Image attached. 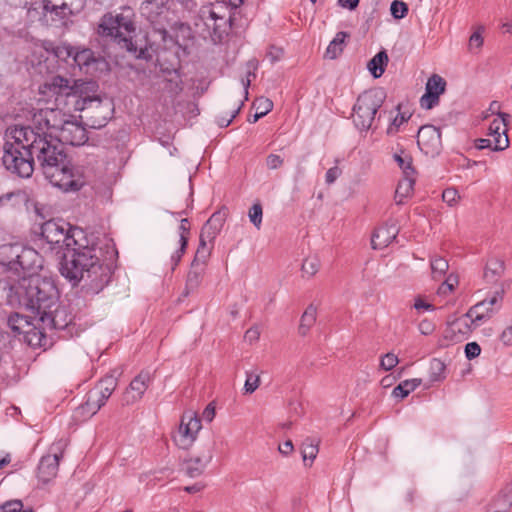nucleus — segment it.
<instances>
[{"instance_id":"obj_39","label":"nucleus","mask_w":512,"mask_h":512,"mask_svg":"<svg viewBox=\"0 0 512 512\" xmlns=\"http://www.w3.org/2000/svg\"><path fill=\"white\" fill-rule=\"evenodd\" d=\"M42 2L43 10L46 13L55 15L58 19H65L69 14H71V9L66 3L56 5L53 4L50 0H42Z\"/></svg>"},{"instance_id":"obj_58","label":"nucleus","mask_w":512,"mask_h":512,"mask_svg":"<svg viewBox=\"0 0 512 512\" xmlns=\"http://www.w3.org/2000/svg\"><path fill=\"white\" fill-rule=\"evenodd\" d=\"M341 173H342V171L338 166H334V167L328 169V171L326 172V175H325L326 183L328 185L333 184L338 179V177L341 175Z\"/></svg>"},{"instance_id":"obj_46","label":"nucleus","mask_w":512,"mask_h":512,"mask_svg":"<svg viewBox=\"0 0 512 512\" xmlns=\"http://www.w3.org/2000/svg\"><path fill=\"white\" fill-rule=\"evenodd\" d=\"M301 453L304 461L309 459L312 462L318 454V443L312 439H306L302 444Z\"/></svg>"},{"instance_id":"obj_62","label":"nucleus","mask_w":512,"mask_h":512,"mask_svg":"<svg viewBox=\"0 0 512 512\" xmlns=\"http://www.w3.org/2000/svg\"><path fill=\"white\" fill-rule=\"evenodd\" d=\"M242 105H243V102H241V104L235 110H233V112L231 113L229 118H227V117L219 118L218 124L221 127H227L232 122V120L236 117V115L239 113Z\"/></svg>"},{"instance_id":"obj_52","label":"nucleus","mask_w":512,"mask_h":512,"mask_svg":"<svg viewBox=\"0 0 512 512\" xmlns=\"http://www.w3.org/2000/svg\"><path fill=\"white\" fill-rule=\"evenodd\" d=\"M253 105L257 111L261 112L263 116L268 114L273 109V102L266 97H260L256 99Z\"/></svg>"},{"instance_id":"obj_10","label":"nucleus","mask_w":512,"mask_h":512,"mask_svg":"<svg viewBox=\"0 0 512 512\" xmlns=\"http://www.w3.org/2000/svg\"><path fill=\"white\" fill-rule=\"evenodd\" d=\"M69 116L70 114L57 108L40 109L33 115V129L41 135L46 134L47 137L55 138Z\"/></svg>"},{"instance_id":"obj_11","label":"nucleus","mask_w":512,"mask_h":512,"mask_svg":"<svg viewBox=\"0 0 512 512\" xmlns=\"http://www.w3.org/2000/svg\"><path fill=\"white\" fill-rule=\"evenodd\" d=\"M172 0H144L139 10L141 15L161 34L162 40L166 41L167 30L163 27V20L169 10Z\"/></svg>"},{"instance_id":"obj_1","label":"nucleus","mask_w":512,"mask_h":512,"mask_svg":"<svg viewBox=\"0 0 512 512\" xmlns=\"http://www.w3.org/2000/svg\"><path fill=\"white\" fill-rule=\"evenodd\" d=\"M18 139L29 142L34 160L36 159L45 178L64 192H77L87 184L84 169L72 163L63 146L56 140L41 135L31 127L20 126Z\"/></svg>"},{"instance_id":"obj_55","label":"nucleus","mask_w":512,"mask_h":512,"mask_svg":"<svg viewBox=\"0 0 512 512\" xmlns=\"http://www.w3.org/2000/svg\"><path fill=\"white\" fill-rule=\"evenodd\" d=\"M484 28L480 26L477 31H475L469 38V49L473 50L474 48L480 49L483 45V37L482 32Z\"/></svg>"},{"instance_id":"obj_28","label":"nucleus","mask_w":512,"mask_h":512,"mask_svg":"<svg viewBox=\"0 0 512 512\" xmlns=\"http://www.w3.org/2000/svg\"><path fill=\"white\" fill-rule=\"evenodd\" d=\"M45 87L56 95V101H59V96H66L72 103V95H78L77 91L70 85V81L62 76H54L45 84Z\"/></svg>"},{"instance_id":"obj_41","label":"nucleus","mask_w":512,"mask_h":512,"mask_svg":"<svg viewBox=\"0 0 512 512\" xmlns=\"http://www.w3.org/2000/svg\"><path fill=\"white\" fill-rule=\"evenodd\" d=\"M446 365L443 361L433 358L429 365V379L431 382H439L445 379Z\"/></svg>"},{"instance_id":"obj_15","label":"nucleus","mask_w":512,"mask_h":512,"mask_svg":"<svg viewBox=\"0 0 512 512\" xmlns=\"http://www.w3.org/2000/svg\"><path fill=\"white\" fill-rule=\"evenodd\" d=\"M210 256V249L198 247L194 259L191 263L190 270L187 274L185 284V295L198 289L204 278L207 260Z\"/></svg>"},{"instance_id":"obj_50","label":"nucleus","mask_w":512,"mask_h":512,"mask_svg":"<svg viewBox=\"0 0 512 512\" xmlns=\"http://www.w3.org/2000/svg\"><path fill=\"white\" fill-rule=\"evenodd\" d=\"M390 11L395 19H402L408 12V6L402 1L394 0L391 3Z\"/></svg>"},{"instance_id":"obj_7","label":"nucleus","mask_w":512,"mask_h":512,"mask_svg":"<svg viewBox=\"0 0 512 512\" xmlns=\"http://www.w3.org/2000/svg\"><path fill=\"white\" fill-rule=\"evenodd\" d=\"M41 236L50 245V249L57 250V253L62 250L68 252L79 241H86L85 233L81 228L72 227L61 219H52L43 223Z\"/></svg>"},{"instance_id":"obj_6","label":"nucleus","mask_w":512,"mask_h":512,"mask_svg":"<svg viewBox=\"0 0 512 512\" xmlns=\"http://www.w3.org/2000/svg\"><path fill=\"white\" fill-rule=\"evenodd\" d=\"M18 126L10 129L13 141H6L3 147L2 163L7 171L20 178H30L34 172V158L29 142L19 141Z\"/></svg>"},{"instance_id":"obj_20","label":"nucleus","mask_w":512,"mask_h":512,"mask_svg":"<svg viewBox=\"0 0 512 512\" xmlns=\"http://www.w3.org/2000/svg\"><path fill=\"white\" fill-rule=\"evenodd\" d=\"M417 144L425 154H438L442 148L441 131L433 125H424L418 130Z\"/></svg>"},{"instance_id":"obj_24","label":"nucleus","mask_w":512,"mask_h":512,"mask_svg":"<svg viewBox=\"0 0 512 512\" xmlns=\"http://www.w3.org/2000/svg\"><path fill=\"white\" fill-rule=\"evenodd\" d=\"M464 315L461 318L453 319L447 322V327L444 330V339L451 343L462 342L467 339L473 328L472 321L469 323Z\"/></svg>"},{"instance_id":"obj_60","label":"nucleus","mask_w":512,"mask_h":512,"mask_svg":"<svg viewBox=\"0 0 512 512\" xmlns=\"http://www.w3.org/2000/svg\"><path fill=\"white\" fill-rule=\"evenodd\" d=\"M99 385L110 391H114L117 386V379L114 376H106L100 381Z\"/></svg>"},{"instance_id":"obj_14","label":"nucleus","mask_w":512,"mask_h":512,"mask_svg":"<svg viewBox=\"0 0 512 512\" xmlns=\"http://www.w3.org/2000/svg\"><path fill=\"white\" fill-rule=\"evenodd\" d=\"M66 447V442L60 440L53 443L50 447L51 454L43 456L38 465V478L43 483H47L50 479L56 476L59 467V461L63 457V451Z\"/></svg>"},{"instance_id":"obj_26","label":"nucleus","mask_w":512,"mask_h":512,"mask_svg":"<svg viewBox=\"0 0 512 512\" xmlns=\"http://www.w3.org/2000/svg\"><path fill=\"white\" fill-rule=\"evenodd\" d=\"M112 393L113 391L98 385L95 389L88 392L86 402L81 406V410L90 416L96 414L105 405Z\"/></svg>"},{"instance_id":"obj_51","label":"nucleus","mask_w":512,"mask_h":512,"mask_svg":"<svg viewBox=\"0 0 512 512\" xmlns=\"http://www.w3.org/2000/svg\"><path fill=\"white\" fill-rule=\"evenodd\" d=\"M53 53L58 59L67 61L69 58H72L74 47L68 44L58 45L53 49Z\"/></svg>"},{"instance_id":"obj_35","label":"nucleus","mask_w":512,"mask_h":512,"mask_svg":"<svg viewBox=\"0 0 512 512\" xmlns=\"http://www.w3.org/2000/svg\"><path fill=\"white\" fill-rule=\"evenodd\" d=\"M387 63V53L380 51L369 61L368 69L375 78H379L384 73Z\"/></svg>"},{"instance_id":"obj_4","label":"nucleus","mask_w":512,"mask_h":512,"mask_svg":"<svg viewBox=\"0 0 512 512\" xmlns=\"http://www.w3.org/2000/svg\"><path fill=\"white\" fill-rule=\"evenodd\" d=\"M11 305L18 304L31 311L34 319H39L44 312L53 308L59 300V293L54 283L47 278H31L18 286H11L7 296Z\"/></svg>"},{"instance_id":"obj_12","label":"nucleus","mask_w":512,"mask_h":512,"mask_svg":"<svg viewBox=\"0 0 512 512\" xmlns=\"http://www.w3.org/2000/svg\"><path fill=\"white\" fill-rule=\"evenodd\" d=\"M42 262V257L35 249L21 245V251H19V258L17 259L13 275L23 278V281L27 282L26 277L29 279L34 278L33 276L42 268Z\"/></svg>"},{"instance_id":"obj_3","label":"nucleus","mask_w":512,"mask_h":512,"mask_svg":"<svg viewBox=\"0 0 512 512\" xmlns=\"http://www.w3.org/2000/svg\"><path fill=\"white\" fill-rule=\"evenodd\" d=\"M137 30V14L129 5L103 14L97 26L99 36L109 38L137 59H146L147 48L138 45Z\"/></svg>"},{"instance_id":"obj_25","label":"nucleus","mask_w":512,"mask_h":512,"mask_svg":"<svg viewBox=\"0 0 512 512\" xmlns=\"http://www.w3.org/2000/svg\"><path fill=\"white\" fill-rule=\"evenodd\" d=\"M213 459V446H209L200 455L191 456L183 461V470L190 478L201 476Z\"/></svg>"},{"instance_id":"obj_44","label":"nucleus","mask_w":512,"mask_h":512,"mask_svg":"<svg viewBox=\"0 0 512 512\" xmlns=\"http://www.w3.org/2000/svg\"><path fill=\"white\" fill-rule=\"evenodd\" d=\"M430 265L434 279L443 277L449 268L448 261L440 256H434L430 261Z\"/></svg>"},{"instance_id":"obj_31","label":"nucleus","mask_w":512,"mask_h":512,"mask_svg":"<svg viewBox=\"0 0 512 512\" xmlns=\"http://www.w3.org/2000/svg\"><path fill=\"white\" fill-rule=\"evenodd\" d=\"M190 234V223L187 218H184L180 221L179 226V244L180 247L177 251H175L171 256V261L175 263V265H178L180 262L183 254L185 253L187 243H188V236Z\"/></svg>"},{"instance_id":"obj_23","label":"nucleus","mask_w":512,"mask_h":512,"mask_svg":"<svg viewBox=\"0 0 512 512\" xmlns=\"http://www.w3.org/2000/svg\"><path fill=\"white\" fill-rule=\"evenodd\" d=\"M227 216V210H219L211 215V217L206 221L204 226L201 229L200 237H199V245L198 247H203L204 249H210L207 246V242H211L215 239L217 234L221 231L223 224L225 222Z\"/></svg>"},{"instance_id":"obj_2","label":"nucleus","mask_w":512,"mask_h":512,"mask_svg":"<svg viewBox=\"0 0 512 512\" xmlns=\"http://www.w3.org/2000/svg\"><path fill=\"white\" fill-rule=\"evenodd\" d=\"M59 271L72 286L81 284L87 294H98L109 283L112 272L98 256V249L86 241H79L64 252Z\"/></svg>"},{"instance_id":"obj_53","label":"nucleus","mask_w":512,"mask_h":512,"mask_svg":"<svg viewBox=\"0 0 512 512\" xmlns=\"http://www.w3.org/2000/svg\"><path fill=\"white\" fill-rule=\"evenodd\" d=\"M418 498V491L415 487H407L402 496V503L406 507H412Z\"/></svg>"},{"instance_id":"obj_30","label":"nucleus","mask_w":512,"mask_h":512,"mask_svg":"<svg viewBox=\"0 0 512 512\" xmlns=\"http://www.w3.org/2000/svg\"><path fill=\"white\" fill-rule=\"evenodd\" d=\"M416 175L403 176L395 191L396 204L402 205L409 198L414 190Z\"/></svg>"},{"instance_id":"obj_57","label":"nucleus","mask_w":512,"mask_h":512,"mask_svg":"<svg viewBox=\"0 0 512 512\" xmlns=\"http://www.w3.org/2000/svg\"><path fill=\"white\" fill-rule=\"evenodd\" d=\"M481 347L476 342L467 343L465 346V356L468 360H472L480 355Z\"/></svg>"},{"instance_id":"obj_38","label":"nucleus","mask_w":512,"mask_h":512,"mask_svg":"<svg viewBox=\"0 0 512 512\" xmlns=\"http://www.w3.org/2000/svg\"><path fill=\"white\" fill-rule=\"evenodd\" d=\"M7 323L11 330L18 334H23L32 324L27 316L18 313H12L8 317Z\"/></svg>"},{"instance_id":"obj_34","label":"nucleus","mask_w":512,"mask_h":512,"mask_svg":"<svg viewBox=\"0 0 512 512\" xmlns=\"http://www.w3.org/2000/svg\"><path fill=\"white\" fill-rule=\"evenodd\" d=\"M504 272V263L499 259H491L487 262L483 278L489 283H496Z\"/></svg>"},{"instance_id":"obj_64","label":"nucleus","mask_w":512,"mask_h":512,"mask_svg":"<svg viewBox=\"0 0 512 512\" xmlns=\"http://www.w3.org/2000/svg\"><path fill=\"white\" fill-rule=\"evenodd\" d=\"M419 330L423 335H429L433 332L434 326L430 321L423 320L419 324Z\"/></svg>"},{"instance_id":"obj_61","label":"nucleus","mask_w":512,"mask_h":512,"mask_svg":"<svg viewBox=\"0 0 512 512\" xmlns=\"http://www.w3.org/2000/svg\"><path fill=\"white\" fill-rule=\"evenodd\" d=\"M260 337V331L258 329V327H251L249 328L246 332H245V340L250 342V343H253L255 341H257Z\"/></svg>"},{"instance_id":"obj_43","label":"nucleus","mask_w":512,"mask_h":512,"mask_svg":"<svg viewBox=\"0 0 512 512\" xmlns=\"http://www.w3.org/2000/svg\"><path fill=\"white\" fill-rule=\"evenodd\" d=\"M394 160L397 162L403 172V176L416 175V171L412 166V157L409 154H405L403 151L393 155Z\"/></svg>"},{"instance_id":"obj_56","label":"nucleus","mask_w":512,"mask_h":512,"mask_svg":"<svg viewBox=\"0 0 512 512\" xmlns=\"http://www.w3.org/2000/svg\"><path fill=\"white\" fill-rule=\"evenodd\" d=\"M458 198V192L454 188H447L442 193L443 201L446 202L449 206H453L454 204H456Z\"/></svg>"},{"instance_id":"obj_13","label":"nucleus","mask_w":512,"mask_h":512,"mask_svg":"<svg viewBox=\"0 0 512 512\" xmlns=\"http://www.w3.org/2000/svg\"><path fill=\"white\" fill-rule=\"evenodd\" d=\"M201 427V420L195 414H183L178 431L173 436L174 442L179 448L188 449L196 440Z\"/></svg>"},{"instance_id":"obj_33","label":"nucleus","mask_w":512,"mask_h":512,"mask_svg":"<svg viewBox=\"0 0 512 512\" xmlns=\"http://www.w3.org/2000/svg\"><path fill=\"white\" fill-rule=\"evenodd\" d=\"M350 37V34L345 31L338 32L333 40L329 43L325 56L329 59H336L343 52L346 46V39Z\"/></svg>"},{"instance_id":"obj_45","label":"nucleus","mask_w":512,"mask_h":512,"mask_svg":"<svg viewBox=\"0 0 512 512\" xmlns=\"http://www.w3.org/2000/svg\"><path fill=\"white\" fill-rule=\"evenodd\" d=\"M320 259L317 256H309L304 259L302 264L303 276L313 277L320 269Z\"/></svg>"},{"instance_id":"obj_42","label":"nucleus","mask_w":512,"mask_h":512,"mask_svg":"<svg viewBox=\"0 0 512 512\" xmlns=\"http://www.w3.org/2000/svg\"><path fill=\"white\" fill-rule=\"evenodd\" d=\"M72 59L77 66L83 68L85 66H89L90 63L94 60L93 52L89 48L78 49L74 47Z\"/></svg>"},{"instance_id":"obj_48","label":"nucleus","mask_w":512,"mask_h":512,"mask_svg":"<svg viewBox=\"0 0 512 512\" xmlns=\"http://www.w3.org/2000/svg\"><path fill=\"white\" fill-rule=\"evenodd\" d=\"M0 512H33L31 508L24 509L20 500H10L0 505Z\"/></svg>"},{"instance_id":"obj_29","label":"nucleus","mask_w":512,"mask_h":512,"mask_svg":"<svg viewBox=\"0 0 512 512\" xmlns=\"http://www.w3.org/2000/svg\"><path fill=\"white\" fill-rule=\"evenodd\" d=\"M19 251H21V245L19 244H4L0 246V265L12 274H14L16 269Z\"/></svg>"},{"instance_id":"obj_16","label":"nucleus","mask_w":512,"mask_h":512,"mask_svg":"<svg viewBox=\"0 0 512 512\" xmlns=\"http://www.w3.org/2000/svg\"><path fill=\"white\" fill-rule=\"evenodd\" d=\"M73 315L66 306L57 304L43 316H39L38 322L43 326V329L49 330H64L73 322Z\"/></svg>"},{"instance_id":"obj_21","label":"nucleus","mask_w":512,"mask_h":512,"mask_svg":"<svg viewBox=\"0 0 512 512\" xmlns=\"http://www.w3.org/2000/svg\"><path fill=\"white\" fill-rule=\"evenodd\" d=\"M152 381L151 373L149 371H141L130 382L129 387L122 395V405H132L138 402L144 395Z\"/></svg>"},{"instance_id":"obj_9","label":"nucleus","mask_w":512,"mask_h":512,"mask_svg":"<svg viewBox=\"0 0 512 512\" xmlns=\"http://www.w3.org/2000/svg\"><path fill=\"white\" fill-rule=\"evenodd\" d=\"M72 104L75 110L81 112V119L93 129L104 127L111 117V105L103 102L98 96L81 97L72 95Z\"/></svg>"},{"instance_id":"obj_54","label":"nucleus","mask_w":512,"mask_h":512,"mask_svg":"<svg viewBox=\"0 0 512 512\" xmlns=\"http://www.w3.org/2000/svg\"><path fill=\"white\" fill-rule=\"evenodd\" d=\"M398 362V357L395 354L387 353L381 358L380 367L385 371H390L398 364Z\"/></svg>"},{"instance_id":"obj_59","label":"nucleus","mask_w":512,"mask_h":512,"mask_svg":"<svg viewBox=\"0 0 512 512\" xmlns=\"http://www.w3.org/2000/svg\"><path fill=\"white\" fill-rule=\"evenodd\" d=\"M266 164L269 169H277L283 164V159L277 154H270L266 158Z\"/></svg>"},{"instance_id":"obj_63","label":"nucleus","mask_w":512,"mask_h":512,"mask_svg":"<svg viewBox=\"0 0 512 512\" xmlns=\"http://www.w3.org/2000/svg\"><path fill=\"white\" fill-rule=\"evenodd\" d=\"M500 340L506 346L512 345V326L506 328L500 335Z\"/></svg>"},{"instance_id":"obj_19","label":"nucleus","mask_w":512,"mask_h":512,"mask_svg":"<svg viewBox=\"0 0 512 512\" xmlns=\"http://www.w3.org/2000/svg\"><path fill=\"white\" fill-rule=\"evenodd\" d=\"M510 115L499 113V117L493 119L488 128V136L493 140V151H503L509 147L507 126Z\"/></svg>"},{"instance_id":"obj_47","label":"nucleus","mask_w":512,"mask_h":512,"mask_svg":"<svg viewBox=\"0 0 512 512\" xmlns=\"http://www.w3.org/2000/svg\"><path fill=\"white\" fill-rule=\"evenodd\" d=\"M263 209L260 203H255L251 206L248 212L250 222L257 228H261Z\"/></svg>"},{"instance_id":"obj_27","label":"nucleus","mask_w":512,"mask_h":512,"mask_svg":"<svg viewBox=\"0 0 512 512\" xmlns=\"http://www.w3.org/2000/svg\"><path fill=\"white\" fill-rule=\"evenodd\" d=\"M399 230L395 224H385L375 229L371 245L373 249H383L396 239Z\"/></svg>"},{"instance_id":"obj_5","label":"nucleus","mask_w":512,"mask_h":512,"mask_svg":"<svg viewBox=\"0 0 512 512\" xmlns=\"http://www.w3.org/2000/svg\"><path fill=\"white\" fill-rule=\"evenodd\" d=\"M237 11L225 2L202 6L196 27L201 28L203 36L209 37L214 44L223 42L235 25Z\"/></svg>"},{"instance_id":"obj_8","label":"nucleus","mask_w":512,"mask_h":512,"mask_svg":"<svg viewBox=\"0 0 512 512\" xmlns=\"http://www.w3.org/2000/svg\"><path fill=\"white\" fill-rule=\"evenodd\" d=\"M385 98L386 94L381 88L366 90L358 96L353 106L352 119L359 130L367 131L371 128Z\"/></svg>"},{"instance_id":"obj_40","label":"nucleus","mask_w":512,"mask_h":512,"mask_svg":"<svg viewBox=\"0 0 512 512\" xmlns=\"http://www.w3.org/2000/svg\"><path fill=\"white\" fill-rule=\"evenodd\" d=\"M495 504L501 510L508 512L512 507V483H509L503 487L495 499Z\"/></svg>"},{"instance_id":"obj_49","label":"nucleus","mask_w":512,"mask_h":512,"mask_svg":"<svg viewBox=\"0 0 512 512\" xmlns=\"http://www.w3.org/2000/svg\"><path fill=\"white\" fill-rule=\"evenodd\" d=\"M260 385V376L252 372H246V381L244 390L247 394H252Z\"/></svg>"},{"instance_id":"obj_22","label":"nucleus","mask_w":512,"mask_h":512,"mask_svg":"<svg viewBox=\"0 0 512 512\" xmlns=\"http://www.w3.org/2000/svg\"><path fill=\"white\" fill-rule=\"evenodd\" d=\"M446 90V81L438 74L428 78L425 93L420 98V105L423 109L430 110L439 104V97Z\"/></svg>"},{"instance_id":"obj_17","label":"nucleus","mask_w":512,"mask_h":512,"mask_svg":"<svg viewBox=\"0 0 512 512\" xmlns=\"http://www.w3.org/2000/svg\"><path fill=\"white\" fill-rule=\"evenodd\" d=\"M504 295V289L501 288L494 292L489 299H484L472 306L465 314L466 317L472 319V323H479L490 319L498 310L494 306L501 303Z\"/></svg>"},{"instance_id":"obj_36","label":"nucleus","mask_w":512,"mask_h":512,"mask_svg":"<svg viewBox=\"0 0 512 512\" xmlns=\"http://www.w3.org/2000/svg\"><path fill=\"white\" fill-rule=\"evenodd\" d=\"M316 307L310 304L301 316L300 325L298 328L299 334L302 336L307 335L311 327L316 322Z\"/></svg>"},{"instance_id":"obj_37","label":"nucleus","mask_w":512,"mask_h":512,"mask_svg":"<svg viewBox=\"0 0 512 512\" xmlns=\"http://www.w3.org/2000/svg\"><path fill=\"white\" fill-rule=\"evenodd\" d=\"M420 384H421V379H418V378L404 380L393 389L392 395L395 398L404 399L411 392H413Z\"/></svg>"},{"instance_id":"obj_18","label":"nucleus","mask_w":512,"mask_h":512,"mask_svg":"<svg viewBox=\"0 0 512 512\" xmlns=\"http://www.w3.org/2000/svg\"><path fill=\"white\" fill-rule=\"evenodd\" d=\"M55 139L62 146L63 144L80 146L88 140V137L85 128L70 115L65 124L60 128V132H58Z\"/></svg>"},{"instance_id":"obj_32","label":"nucleus","mask_w":512,"mask_h":512,"mask_svg":"<svg viewBox=\"0 0 512 512\" xmlns=\"http://www.w3.org/2000/svg\"><path fill=\"white\" fill-rule=\"evenodd\" d=\"M46 329H43V326L41 325L40 328L33 326L31 324L30 328H27L24 334V339L30 345L34 348H41L46 347L48 343V339L46 337L45 331Z\"/></svg>"}]
</instances>
